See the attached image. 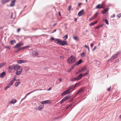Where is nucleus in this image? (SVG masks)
Returning <instances> with one entry per match:
<instances>
[{
	"instance_id": "ddd939ff",
	"label": "nucleus",
	"mask_w": 121,
	"mask_h": 121,
	"mask_svg": "<svg viewBox=\"0 0 121 121\" xmlns=\"http://www.w3.org/2000/svg\"><path fill=\"white\" fill-rule=\"evenodd\" d=\"M61 40L58 39H55V42L58 44H59L60 45V43Z\"/></svg>"
},
{
	"instance_id": "393cba45",
	"label": "nucleus",
	"mask_w": 121,
	"mask_h": 121,
	"mask_svg": "<svg viewBox=\"0 0 121 121\" xmlns=\"http://www.w3.org/2000/svg\"><path fill=\"white\" fill-rule=\"evenodd\" d=\"M6 64L5 62L2 63L0 64V69L4 65Z\"/></svg>"
},
{
	"instance_id": "1a4fd4ad",
	"label": "nucleus",
	"mask_w": 121,
	"mask_h": 121,
	"mask_svg": "<svg viewBox=\"0 0 121 121\" xmlns=\"http://www.w3.org/2000/svg\"><path fill=\"white\" fill-rule=\"evenodd\" d=\"M51 102L50 101V100H46L43 101H42L41 103L43 104H46L49 103Z\"/></svg>"
},
{
	"instance_id": "c9c22d12",
	"label": "nucleus",
	"mask_w": 121,
	"mask_h": 121,
	"mask_svg": "<svg viewBox=\"0 0 121 121\" xmlns=\"http://www.w3.org/2000/svg\"><path fill=\"white\" fill-rule=\"evenodd\" d=\"M99 12H97L95 13V14L94 16H93L95 18L96 17L98 13H99Z\"/></svg>"
},
{
	"instance_id": "052dcab7",
	"label": "nucleus",
	"mask_w": 121,
	"mask_h": 121,
	"mask_svg": "<svg viewBox=\"0 0 121 121\" xmlns=\"http://www.w3.org/2000/svg\"><path fill=\"white\" fill-rule=\"evenodd\" d=\"M96 29H99V28L100 27L99 26H97L96 27H95Z\"/></svg>"
},
{
	"instance_id": "6ab92c4d",
	"label": "nucleus",
	"mask_w": 121,
	"mask_h": 121,
	"mask_svg": "<svg viewBox=\"0 0 121 121\" xmlns=\"http://www.w3.org/2000/svg\"><path fill=\"white\" fill-rule=\"evenodd\" d=\"M5 75V72H3L0 74V77L2 78L4 77Z\"/></svg>"
},
{
	"instance_id": "bf43d9fd",
	"label": "nucleus",
	"mask_w": 121,
	"mask_h": 121,
	"mask_svg": "<svg viewBox=\"0 0 121 121\" xmlns=\"http://www.w3.org/2000/svg\"><path fill=\"white\" fill-rule=\"evenodd\" d=\"M55 39L53 37H52L51 38V39L52 40H54L55 41Z\"/></svg>"
},
{
	"instance_id": "09e8293b",
	"label": "nucleus",
	"mask_w": 121,
	"mask_h": 121,
	"mask_svg": "<svg viewBox=\"0 0 121 121\" xmlns=\"http://www.w3.org/2000/svg\"><path fill=\"white\" fill-rule=\"evenodd\" d=\"M71 8V6H69L68 7V10L69 11H70V10Z\"/></svg>"
},
{
	"instance_id": "a211bd4d",
	"label": "nucleus",
	"mask_w": 121,
	"mask_h": 121,
	"mask_svg": "<svg viewBox=\"0 0 121 121\" xmlns=\"http://www.w3.org/2000/svg\"><path fill=\"white\" fill-rule=\"evenodd\" d=\"M17 102V100L16 99H13L11 100L9 102V104L13 103L14 104L16 103Z\"/></svg>"
},
{
	"instance_id": "6e6d98bb",
	"label": "nucleus",
	"mask_w": 121,
	"mask_h": 121,
	"mask_svg": "<svg viewBox=\"0 0 121 121\" xmlns=\"http://www.w3.org/2000/svg\"><path fill=\"white\" fill-rule=\"evenodd\" d=\"M11 86L9 84L6 86L8 88H9Z\"/></svg>"
},
{
	"instance_id": "de8ad7c7",
	"label": "nucleus",
	"mask_w": 121,
	"mask_h": 121,
	"mask_svg": "<svg viewBox=\"0 0 121 121\" xmlns=\"http://www.w3.org/2000/svg\"><path fill=\"white\" fill-rule=\"evenodd\" d=\"M35 91H35H32L31 92H29V93H28L27 94V95H29L30 94L34 92V91Z\"/></svg>"
},
{
	"instance_id": "864d4df0",
	"label": "nucleus",
	"mask_w": 121,
	"mask_h": 121,
	"mask_svg": "<svg viewBox=\"0 0 121 121\" xmlns=\"http://www.w3.org/2000/svg\"><path fill=\"white\" fill-rule=\"evenodd\" d=\"M115 15L114 14H113L111 16V17H115Z\"/></svg>"
},
{
	"instance_id": "8fccbe9b",
	"label": "nucleus",
	"mask_w": 121,
	"mask_h": 121,
	"mask_svg": "<svg viewBox=\"0 0 121 121\" xmlns=\"http://www.w3.org/2000/svg\"><path fill=\"white\" fill-rule=\"evenodd\" d=\"M117 17L119 18H120L121 17V13L117 15Z\"/></svg>"
},
{
	"instance_id": "58836bf2",
	"label": "nucleus",
	"mask_w": 121,
	"mask_h": 121,
	"mask_svg": "<svg viewBox=\"0 0 121 121\" xmlns=\"http://www.w3.org/2000/svg\"><path fill=\"white\" fill-rule=\"evenodd\" d=\"M68 38V35H66L63 37V38L65 40L67 39Z\"/></svg>"
},
{
	"instance_id": "72a5a7b5",
	"label": "nucleus",
	"mask_w": 121,
	"mask_h": 121,
	"mask_svg": "<svg viewBox=\"0 0 121 121\" xmlns=\"http://www.w3.org/2000/svg\"><path fill=\"white\" fill-rule=\"evenodd\" d=\"M89 73V72L88 71L87 72H86L85 73H84L83 74H82V77H83L84 76H86Z\"/></svg>"
},
{
	"instance_id": "7ed1b4c3",
	"label": "nucleus",
	"mask_w": 121,
	"mask_h": 121,
	"mask_svg": "<svg viewBox=\"0 0 121 121\" xmlns=\"http://www.w3.org/2000/svg\"><path fill=\"white\" fill-rule=\"evenodd\" d=\"M14 67V70H16V71L22 69V68H21V66L17 64L15 65Z\"/></svg>"
},
{
	"instance_id": "4d7b16f0",
	"label": "nucleus",
	"mask_w": 121,
	"mask_h": 121,
	"mask_svg": "<svg viewBox=\"0 0 121 121\" xmlns=\"http://www.w3.org/2000/svg\"><path fill=\"white\" fill-rule=\"evenodd\" d=\"M59 80L60 82H61L62 81V79L60 78Z\"/></svg>"
},
{
	"instance_id": "338daca9",
	"label": "nucleus",
	"mask_w": 121,
	"mask_h": 121,
	"mask_svg": "<svg viewBox=\"0 0 121 121\" xmlns=\"http://www.w3.org/2000/svg\"><path fill=\"white\" fill-rule=\"evenodd\" d=\"M58 13H59V15L60 16H61V14H60V12H58Z\"/></svg>"
},
{
	"instance_id": "473e14b6",
	"label": "nucleus",
	"mask_w": 121,
	"mask_h": 121,
	"mask_svg": "<svg viewBox=\"0 0 121 121\" xmlns=\"http://www.w3.org/2000/svg\"><path fill=\"white\" fill-rule=\"evenodd\" d=\"M19 84V82H16L15 83V85L17 87Z\"/></svg>"
},
{
	"instance_id": "a19ab883",
	"label": "nucleus",
	"mask_w": 121,
	"mask_h": 121,
	"mask_svg": "<svg viewBox=\"0 0 121 121\" xmlns=\"http://www.w3.org/2000/svg\"><path fill=\"white\" fill-rule=\"evenodd\" d=\"M5 48H6L8 49H10V47L9 46H6L5 47Z\"/></svg>"
},
{
	"instance_id": "680f3d73",
	"label": "nucleus",
	"mask_w": 121,
	"mask_h": 121,
	"mask_svg": "<svg viewBox=\"0 0 121 121\" xmlns=\"http://www.w3.org/2000/svg\"><path fill=\"white\" fill-rule=\"evenodd\" d=\"M85 47L87 48H88L89 47L88 46H87L86 45H85Z\"/></svg>"
},
{
	"instance_id": "f257e3e1",
	"label": "nucleus",
	"mask_w": 121,
	"mask_h": 121,
	"mask_svg": "<svg viewBox=\"0 0 121 121\" xmlns=\"http://www.w3.org/2000/svg\"><path fill=\"white\" fill-rule=\"evenodd\" d=\"M76 61V58L75 56L73 55L69 57L67 60V63L70 64H72L74 63Z\"/></svg>"
},
{
	"instance_id": "f704fd0d",
	"label": "nucleus",
	"mask_w": 121,
	"mask_h": 121,
	"mask_svg": "<svg viewBox=\"0 0 121 121\" xmlns=\"http://www.w3.org/2000/svg\"><path fill=\"white\" fill-rule=\"evenodd\" d=\"M73 39L75 40H78V39L77 38V36H75L73 37Z\"/></svg>"
},
{
	"instance_id": "4be33fe9",
	"label": "nucleus",
	"mask_w": 121,
	"mask_h": 121,
	"mask_svg": "<svg viewBox=\"0 0 121 121\" xmlns=\"http://www.w3.org/2000/svg\"><path fill=\"white\" fill-rule=\"evenodd\" d=\"M38 55V53L37 52H34L32 53V56H37Z\"/></svg>"
},
{
	"instance_id": "412c9836",
	"label": "nucleus",
	"mask_w": 121,
	"mask_h": 121,
	"mask_svg": "<svg viewBox=\"0 0 121 121\" xmlns=\"http://www.w3.org/2000/svg\"><path fill=\"white\" fill-rule=\"evenodd\" d=\"M22 69L16 71V74L17 75H19L22 71Z\"/></svg>"
},
{
	"instance_id": "37998d69",
	"label": "nucleus",
	"mask_w": 121,
	"mask_h": 121,
	"mask_svg": "<svg viewBox=\"0 0 121 121\" xmlns=\"http://www.w3.org/2000/svg\"><path fill=\"white\" fill-rule=\"evenodd\" d=\"M82 72V70H79L78 72L76 73L77 74H78Z\"/></svg>"
},
{
	"instance_id": "e2e57ef3",
	"label": "nucleus",
	"mask_w": 121,
	"mask_h": 121,
	"mask_svg": "<svg viewBox=\"0 0 121 121\" xmlns=\"http://www.w3.org/2000/svg\"><path fill=\"white\" fill-rule=\"evenodd\" d=\"M111 89V87H109L108 89V90L109 91H110Z\"/></svg>"
},
{
	"instance_id": "a878e982",
	"label": "nucleus",
	"mask_w": 121,
	"mask_h": 121,
	"mask_svg": "<svg viewBox=\"0 0 121 121\" xmlns=\"http://www.w3.org/2000/svg\"><path fill=\"white\" fill-rule=\"evenodd\" d=\"M70 80L71 81H75L77 80L76 78H71L70 79Z\"/></svg>"
},
{
	"instance_id": "13d9d810",
	"label": "nucleus",
	"mask_w": 121,
	"mask_h": 121,
	"mask_svg": "<svg viewBox=\"0 0 121 121\" xmlns=\"http://www.w3.org/2000/svg\"><path fill=\"white\" fill-rule=\"evenodd\" d=\"M30 69V68L29 67H27L26 69V71H28Z\"/></svg>"
},
{
	"instance_id": "7c9ffc66",
	"label": "nucleus",
	"mask_w": 121,
	"mask_h": 121,
	"mask_svg": "<svg viewBox=\"0 0 121 121\" xmlns=\"http://www.w3.org/2000/svg\"><path fill=\"white\" fill-rule=\"evenodd\" d=\"M79 83L78 82L74 86H73L72 89H73L74 88H75V87H76L77 85H78L79 84Z\"/></svg>"
},
{
	"instance_id": "20e7f679",
	"label": "nucleus",
	"mask_w": 121,
	"mask_h": 121,
	"mask_svg": "<svg viewBox=\"0 0 121 121\" xmlns=\"http://www.w3.org/2000/svg\"><path fill=\"white\" fill-rule=\"evenodd\" d=\"M121 52V51H119L117 53L113 56L112 57V58L113 59H114L118 57V55H119V54Z\"/></svg>"
},
{
	"instance_id": "5701e85b",
	"label": "nucleus",
	"mask_w": 121,
	"mask_h": 121,
	"mask_svg": "<svg viewBox=\"0 0 121 121\" xmlns=\"http://www.w3.org/2000/svg\"><path fill=\"white\" fill-rule=\"evenodd\" d=\"M14 65H15L10 66L9 67V69H10L11 70L13 69H14Z\"/></svg>"
},
{
	"instance_id": "b1692460",
	"label": "nucleus",
	"mask_w": 121,
	"mask_h": 121,
	"mask_svg": "<svg viewBox=\"0 0 121 121\" xmlns=\"http://www.w3.org/2000/svg\"><path fill=\"white\" fill-rule=\"evenodd\" d=\"M15 43L16 41L14 40H12L10 42V43L12 45H13Z\"/></svg>"
},
{
	"instance_id": "39448f33",
	"label": "nucleus",
	"mask_w": 121,
	"mask_h": 121,
	"mask_svg": "<svg viewBox=\"0 0 121 121\" xmlns=\"http://www.w3.org/2000/svg\"><path fill=\"white\" fill-rule=\"evenodd\" d=\"M23 43H19L17 44L14 47L15 48H17L20 47L21 46L23 45Z\"/></svg>"
},
{
	"instance_id": "f03ea898",
	"label": "nucleus",
	"mask_w": 121,
	"mask_h": 121,
	"mask_svg": "<svg viewBox=\"0 0 121 121\" xmlns=\"http://www.w3.org/2000/svg\"><path fill=\"white\" fill-rule=\"evenodd\" d=\"M44 106L43 105H41L39 107L36 106L35 108L34 109L36 110H40L43 109Z\"/></svg>"
},
{
	"instance_id": "79ce46f5",
	"label": "nucleus",
	"mask_w": 121,
	"mask_h": 121,
	"mask_svg": "<svg viewBox=\"0 0 121 121\" xmlns=\"http://www.w3.org/2000/svg\"><path fill=\"white\" fill-rule=\"evenodd\" d=\"M112 59H113L111 57L108 60V62H109L111 61Z\"/></svg>"
},
{
	"instance_id": "774afa93",
	"label": "nucleus",
	"mask_w": 121,
	"mask_h": 121,
	"mask_svg": "<svg viewBox=\"0 0 121 121\" xmlns=\"http://www.w3.org/2000/svg\"><path fill=\"white\" fill-rule=\"evenodd\" d=\"M77 20V18H75L74 19V21H76Z\"/></svg>"
},
{
	"instance_id": "cd10ccee",
	"label": "nucleus",
	"mask_w": 121,
	"mask_h": 121,
	"mask_svg": "<svg viewBox=\"0 0 121 121\" xmlns=\"http://www.w3.org/2000/svg\"><path fill=\"white\" fill-rule=\"evenodd\" d=\"M86 55V54L84 53V52H83L81 53V57H83L85 56Z\"/></svg>"
},
{
	"instance_id": "f8f14e48",
	"label": "nucleus",
	"mask_w": 121,
	"mask_h": 121,
	"mask_svg": "<svg viewBox=\"0 0 121 121\" xmlns=\"http://www.w3.org/2000/svg\"><path fill=\"white\" fill-rule=\"evenodd\" d=\"M96 8L97 9H100L101 8H104L102 4H100L98 5L96 7Z\"/></svg>"
},
{
	"instance_id": "dca6fc26",
	"label": "nucleus",
	"mask_w": 121,
	"mask_h": 121,
	"mask_svg": "<svg viewBox=\"0 0 121 121\" xmlns=\"http://www.w3.org/2000/svg\"><path fill=\"white\" fill-rule=\"evenodd\" d=\"M84 13V10L83 9H82L81 11H80L78 14V15L80 17Z\"/></svg>"
},
{
	"instance_id": "5fc2aeb1",
	"label": "nucleus",
	"mask_w": 121,
	"mask_h": 121,
	"mask_svg": "<svg viewBox=\"0 0 121 121\" xmlns=\"http://www.w3.org/2000/svg\"><path fill=\"white\" fill-rule=\"evenodd\" d=\"M60 117V116H59V117H56L55 118V120H57V119H58V118H59Z\"/></svg>"
},
{
	"instance_id": "f3484780",
	"label": "nucleus",
	"mask_w": 121,
	"mask_h": 121,
	"mask_svg": "<svg viewBox=\"0 0 121 121\" xmlns=\"http://www.w3.org/2000/svg\"><path fill=\"white\" fill-rule=\"evenodd\" d=\"M84 90V89L83 88H81L78 91L77 93H76V95H77L78 94L82 92Z\"/></svg>"
},
{
	"instance_id": "ea45409f",
	"label": "nucleus",
	"mask_w": 121,
	"mask_h": 121,
	"mask_svg": "<svg viewBox=\"0 0 121 121\" xmlns=\"http://www.w3.org/2000/svg\"><path fill=\"white\" fill-rule=\"evenodd\" d=\"M95 18L94 17H91V18H90L89 19V21H91V20H93L94 18Z\"/></svg>"
},
{
	"instance_id": "0eeeda50",
	"label": "nucleus",
	"mask_w": 121,
	"mask_h": 121,
	"mask_svg": "<svg viewBox=\"0 0 121 121\" xmlns=\"http://www.w3.org/2000/svg\"><path fill=\"white\" fill-rule=\"evenodd\" d=\"M27 62V61L26 60H20L17 61V63L20 64L23 63H26Z\"/></svg>"
},
{
	"instance_id": "6e6552de",
	"label": "nucleus",
	"mask_w": 121,
	"mask_h": 121,
	"mask_svg": "<svg viewBox=\"0 0 121 121\" xmlns=\"http://www.w3.org/2000/svg\"><path fill=\"white\" fill-rule=\"evenodd\" d=\"M16 0H12L11 2L10 6V7H13L15 5V3L16 2Z\"/></svg>"
},
{
	"instance_id": "2eb2a0df",
	"label": "nucleus",
	"mask_w": 121,
	"mask_h": 121,
	"mask_svg": "<svg viewBox=\"0 0 121 121\" xmlns=\"http://www.w3.org/2000/svg\"><path fill=\"white\" fill-rule=\"evenodd\" d=\"M30 47L29 46V45H27L26 46H25L23 47H22L21 48H19L18 49V51H19L20 50H22L23 49H25L26 48H29Z\"/></svg>"
},
{
	"instance_id": "49530a36",
	"label": "nucleus",
	"mask_w": 121,
	"mask_h": 121,
	"mask_svg": "<svg viewBox=\"0 0 121 121\" xmlns=\"http://www.w3.org/2000/svg\"><path fill=\"white\" fill-rule=\"evenodd\" d=\"M66 93H65V91L64 92H63V93H62L61 94V95L63 96V95H66Z\"/></svg>"
},
{
	"instance_id": "c85d7f7f",
	"label": "nucleus",
	"mask_w": 121,
	"mask_h": 121,
	"mask_svg": "<svg viewBox=\"0 0 121 121\" xmlns=\"http://www.w3.org/2000/svg\"><path fill=\"white\" fill-rule=\"evenodd\" d=\"M97 22H92L89 24L90 26H92L94 24H96Z\"/></svg>"
},
{
	"instance_id": "a18cd8bd",
	"label": "nucleus",
	"mask_w": 121,
	"mask_h": 121,
	"mask_svg": "<svg viewBox=\"0 0 121 121\" xmlns=\"http://www.w3.org/2000/svg\"><path fill=\"white\" fill-rule=\"evenodd\" d=\"M105 22L108 25L109 23H108V20L107 19L105 20Z\"/></svg>"
},
{
	"instance_id": "4c0bfd02",
	"label": "nucleus",
	"mask_w": 121,
	"mask_h": 121,
	"mask_svg": "<svg viewBox=\"0 0 121 121\" xmlns=\"http://www.w3.org/2000/svg\"><path fill=\"white\" fill-rule=\"evenodd\" d=\"M86 69V67H84L83 68V69H82V72H83L85 71V70Z\"/></svg>"
},
{
	"instance_id": "423d86ee",
	"label": "nucleus",
	"mask_w": 121,
	"mask_h": 121,
	"mask_svg": "<svg viewBox=\"0 0 121 121\" xmlns=\"http://www.w3.org/2000/svg\"><path fill=\"white\" fill-rule=\"evenodd\" d=\"M60 45H61L62 46H64L65 45H67V42L66 41L61 40L60 43Z\"/></svg>"
},
{
	"instance_id": "69168bd1",
	"label": "nucleus",
	"mask_w": 121,
	"mask_h": 121,
	"mask_svg": "<svg viewBox=\"0 0 121 121\" xmlns=\"http://www.w3.org/2000/svg\"><path fill=\"white\" fill-rule=\"evenodd\" d=\"M16 76H15L14 78H13V79H14V81L15 80V79H16Z\"/></svg>"
},
{
	"instance_id": "0e129e2a",
	"label": "nucleus",
	"mask_w": 121,
	"mask_h": 121,
	"mask_svg": "<svg viewBox=\"0 0 121 121\" xmlns=\"http://www.w3.org/2000/svg\"><path fill=\"white\" fill-rule=\"evenodd\" d=\"M20 28H19L17 30V32H19V31H20Z\"/></svg>"
},
{
	"instance_id": "aec40b11",
	"label": "nucleus",
	"mask_w": 121,
	"mask_h": 121,
	"mask_svg": "<svg viewBox=\"0 0 121 121\" xmlns=\"http://www.w3.org/2000/svg\"><path fill=\"white\" fill-rule=\"evenodd\" d=\"M82 60L81 59H80L77 62L75 63V64L76 65H78L82 63Z\"/></svg>"
},
{
	"instance_id": "bb28decb",
	"label": "nucleus",
	"mask_w": 121,
	"mask_h": 121,
	"mask_svg": "<svg viewBox=\"0 0 121 121\" xmlns=\"http://www.w3.org/2000/svg\"><path fill=\"white\" fill-rule=\"evenodd\" d=\"M14 81V79H13L10 82L9 84L11 86L12 85Z\"/></svg>"
},
{
	"instance_id": "4468645a",
	"label": "nucleus",
	"mask_w": 121,
	"mask_h": 121,
	"mask_svg": "<svg viewBox=\"0 0 121 121\" xmlns=\"http://www.w3.org/2000/svg\"><path fill=\"white\" fill-rule=\"evenodd\" d=\"M10 0H2L1 1V3L3 4H4L6 3L7 2H9Z\"/></svg>"
},
{
	"instance_id": "c756f323",
	"label": "nucleus",
	"mask_w": 121,
	"mask_h": 121,
	"mask_svg": "<svg viewBox=\"0 0 121 121\" xmlns=\"http://www.w3.org/2000/svg\"><path fill=\"white\" fill-rule=\"evenodd\" d=\"M76 66V65L75 64H74L72 66L70 69V71H71L72 69H73L74 68V67Z\"/></svg>"
},
{
	"instance_id": "e433bc0d",
	"label": "nucleus",
	"mask_w": 121,
	"mask_h": 121,
	"mask_svg": "<svg viewBox=\"0 0 121 121\" xmlns=\"http://www.w3.org/2000/svg\"><path fill=\"white\" fill-rule=\"evenodd\" d=\"M73 86V85H72L71 86H70V87H69L68 88V91H69L70 89H72V86Z\"/></svg>"
},
{
	"instance_id": "3c124183",
	"label": "nucleus",
	"mask_w": 121,
	"mask_h": 121,
	"mask_svg": "<svg viewBox=\"0 0 121 121\" xmlns=\"http://www.w3.org/2000/svg\"><path fill=\"white\" fill-rule=\"evenodd\" d=\"M96 48H97V47L96 46H95L94 47V48L93 49L92 51H94L95 50Z\"/></svg>"
},
{
	"instance_id": "c03bdc74",
	"label": "nucleus",
	"mask_w": 121,
	"mask_h": 121,
	"mask_svg": "<svg viewBox=\"0 0 121 121\" xmlns=\"http://www.w3.org/2000/svg\"><path fill=\"white\" fill-rule=\"evenodd\" d=\"M65 100H64V99H63L62 100H61L60 101V103L61 104H62V103L64 102H65Z\"/></svg>"
},
{
	"instance_id": "9d476101",
	"label": "nucleus",
	"mask_w": 121,
	"mask_h": 121,
	"mask_svg": "<svg viewBox=\"0 0 121 121\" xmlns=\"http://www.w3.org/2000/svg\"><path fill=\"white\" fill-rule=\"evenodd\" d=\"M109 9V8H107L105 9L104 10L102 11V13L104 14L108 11Z\"/></svg>"
},
{
	"instance_id": "603ef678",
	"label": "nucleus",
	"mask_w": 121,
	"mask_h": 121,
	"mask_svg": "<svg viewBox=\"0 0 121 121\" xmlns=\"http://www.w3.org/2000/svg\"><path fill=\"white\" fill-rule=\"evenodd\" d=\"M69 91H68L67 90H66V91H65V92L66 93V94H67L68 93H69L70 92H68Z\"/></svg>"
},
{
	"instance_id": "9b49d317",
	"label": "nucleus",
	"mask_w": 121,
	"mask_h": 121,
	"mask_svg": "<svg viewBox=\"0 0 121 121\" xmlns=\"http://www.w3.org/2000/svg\"><path fill=\"white\" fill-rule=\"evenodd\" d=\"M82 77V73H81L76 78L77 80H78L81 79Z\"/></svg>"
},
{
	"instance_id": "2f4dec72",
	"label": "nucleus",
	"mask_w": 121,
	"mask_h": 121,
	"mask_svg": "<svg viewBox=\"0 0 121 121\" xmlns=\"http://www.w3.org/2000/svg\"><path fill=\"white\" fill-rule=\"evenodd\" d=\"M69 95L67 96L64 97L63 99L65 101L69 97Z\"/></svg>"
}]
</instances>
